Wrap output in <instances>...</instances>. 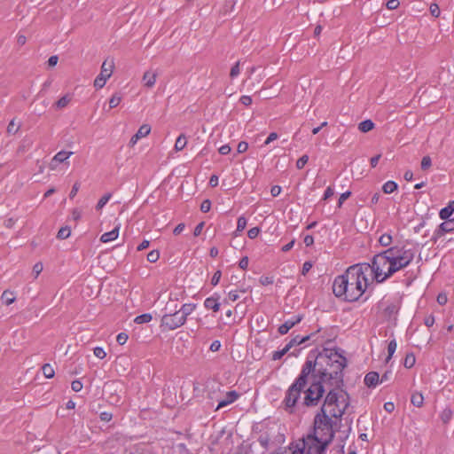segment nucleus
<instances>
[{"instance_id": "nucleus-1", "label": "nucleus", "mask_w": 454, "mask_h": 454, "mask_svg": "<svg viewBox=\"0 0 454 454\" xmlns=\"http://www.w3.org/2000/svg\"><path fill=\"white\" fill-rule=\"evenodd\" d=\"M313 357L314 360L310 359V356L307 358L299 376L286 392L283 403L290 413L298 404L301 390L309 384V375L338 388L343 385V369L347 366V359L343 355L336 349L325 348Z\"/></svg>"}, {"instance_id": "nucleus-2", "label": "nucleus", "mask_w": 454, "mask_h": 454, "mask_svg": "<svg viewBox=\"0 0 454 454\" xmlns=\"http://www.w3.org/2000/svg\"><path fill=\"white\" fill-rule=\"evenodd\" d=\"M369 270V263L355 264L348 267L342 275L334 278L333 284L334 295L348 302L358 301L367 288L366 272Z\"/></svg>"}, {"instance_id": "nucleus-3", "label": "nucleus", "mask_w": 454, "mask_h": 454, "mask_svg": "<svg viewBox=\"0 0 454 454\" xmlns=\"http://www.w3.org/2000/svg\"><path fill=\"white\" fill-rule=\"evenodd\" d=\"M349 403H346L342 409H338L337 411L335 409L329 410V414L324 407H321L314 417L313 427L310 433L318 436L321 440L332 442L338 422L340 421Z\"/></svg>"}, {"instance_id": "nucleus-4", "label": "nucleus", "mask_w": 454, "mask_h": 454, "mask_svg": "<svg viewBox=\"0 0 454 454\" xmlns=\"http://www.w3.org/2000/svg\"><path fill=\"white\" fill-rule=\"evenodd\" d=\"M390 260V272H397L411 264L415 257V252L405 246H394L385 250Z\"/></svg>"}, {"instance_id": "nucleus-5", "label": "nucleus", "mask_w": 454, "mask_h": 454, "mask_svg": "<svg viewBox=\"0 0 454 454\" xmlns=\"http://www.w3.org/2000/svg\"><path fill=\"white\" fill-rule=\"evenodd\" d=\"M311 382L302 390L304 396L301 404L306 407H316L318 405L325 392L324 381L317 377L311 376Z\"/></svg>"}, {"instance_id": "nucleus-6", "label": "nucleus", "mask_w": 454, "mask_h": 454, "mask_svg": "<svg viewBox=\"0 0 454 454\" xmlns=\"http://www.w3.org/2000/svg\"><path fill=\"white\" fill-rule=\"evenodd\" d=\"M390 263L386 251L373 256L370 270L373 272L377 283H383L395 274V272H390Z\"/></svg>"}, {"instance_id": "nucleus-7", "label": "nucleus", "mask_w": 454, "mask_h": 454, "mask_svg": "<svg viewBox=\"0 0 454 454\" xmlns=\"http://www.w3.org/2000/svg\"><path fill=\"white\" fill-rule=\"evenodd\" d=\"M331 442L321 440L318 436L309 433L302 438V449L305 454H325Z\"/></svg>"}, {"instance_id": "nucleus-8", "label": "nucleus", "mask_w": 454, "mask_h": 454, "mask_svg": "<svg viewBox=\"0 0 454 454\" xmlns=\"http://www.w3.org/2000/svg\"><path fill=\"white\" fill-rule=\"evenodd\" d=\"M402 300L399 297H384L379 301L378 307L388 321L395 320L401 308Z\"/></svg>"}, {"instance_id": "nucleus-9", "label": "nucleus", "mask_w": 454, "mask_h": 454, "mask_svg": "<svg viewBox=\"0 0 454 454\" xmlns=\"http://www.w3.org/2000/svg\"><path fill=\"white\" fill-rule=\"evenodd\" d=\"M176 306H175L174 312H172V309H170L169 313L162 316L160 326L164 329L172 331L185 324V318H184V316L176 310Z\"/></svg>"}, {"instance_id": "nucleus-10", "label": "nucleus", "mask_w": 454, "mask_h": 454, "mask_svg": "<svg viewBox=\"0 0 454 454\" xmlns=\"http://www.w3.org/2000/svg\"><path fill=\"white\" fill-rule=\"evenodd\" d=\"M337 388L338 387H335V388L328 391L324 400V403L321 406L324 407L325 409V411H327L328 413L329 410L335 409L337 411L338 409H342L344 404L346 403H348V395L346 392L344 393V395H346V399H343L341 402L340 401V396H339ZM341 398H343L342 395Z\"/></svg>"}, {"instance_id": "nucleus-11", "label": "nucleus", "mask_w": 454, "mask_h": 454, "mask_svg": "<svg viewBox=\"0 0 454 454\" xmlns=\"http://www.w3.org/2000/svg\"><path fill=\"white\" fill-rule=\"evenodd\" d=\"M454 231V220L449 219L445 222L442 223L438 228L434 231L431 240L434 243H436L437 240L442 238L445 233H450Z\"/></svg>"}, {"instance_id": "nucleus-12", "label": "nucleus", "mask_w": 454, "mask_h": 454, "mask_svg": "<svg viewBox=\"0 0 454 454\" xmlns=\"http://www.w3.org/2000/svg\"><path fill=\"white\" fill-rule=\"evenodd\" d=\"M73 152L60 151L51 160L49 168L51 170H55L59 163L65 162L71 155Z\"/></svg>"}, {"instance_id": "nucleus-13", "label": "nucleus", "mask_w": 454, "mask_h": 454, "mask_svg": "<svg viewBox=\"0 0 454 454\" xmlns=\"http://www.w3.org/2000/svg\"><path fill=\"white\" fill-rule=\"evenodd\" d=\"M302 317H303L301 315H296L292 318L286 320L278 327V333L281 335L287 333L291 328H293L295 325L299 324L302 320Z\"/></svg>"}, {"instance_id": "nucleus-14", "label": "nucleus", "mask_w": 454, "mask_h": 454, "mask_svg": "<svg viewBox=\"0 0 454 454\" xmlns=\"http://www.w3.org/2000/svg\"><path fill=\"white\" fill-rule=\"evenodd\" d=\"M150 132H151V126L148 124H143L138 129L137 133L135 135H133L132 137L130 138L129 145L134 146L140 138L146 137L147 135L150 134Z\"/></svg>"}, {"instance_id": "nucleus-15", "label": "nucleus", "mask_w": 454, "mask_h": 454, "mask_svg": "<svg viewBox=\"0 0 454 454\" xmlns=\"http://www.w3.org/2000/svg\"><path fill=\"white\" fill-rule=\"evenodd\" d=\"M239 393L236 392L235 390L227 392L225 398L219 401L215 410L217 411L223 407H225V406L234 403L239 398Z\"/></svg>"}, {"instance_id": "nucleus-16", "label": "nucleus", "mask_w": 454, "mask_h": 454, "mask_svg": "<svg viewBox=\"0 0 454 454\" xmlns=\"http://www.w3.org/2000/svg\"><path fill=\"white\" fill-rule=\"evenodd\" d=\"M219 295L215 294L214 295L207 297L204 301V306L207 309H212L214 312H217L220 309V303L218 301Z\"/></svg>"}, {"instance_id": "nucleus-17", "label": "nucleus", "mask_w": 454, "mask_h": 454, "mask_svg": "<svg viewBox=\"0 0 454 454\" xmlns=\"http://www.w3.org/2000/svg\"><path fill=\"white\" fill-rule=\"evenodd\" d=\"M114 68V59H106L101 66V71H100L99 74L109 79L113 74Z\"/></svg>"}, {"instance_id": "nucleus-18", "label": "nucleus", "mask_w": 454, "mask_h": 454, "mask_svg": "<svg viewBox=\"0 0 454 454\" xmlns=\"http://www.w3.org/2000/svg\"><path fill=\"white\" fill-rule=\"evenodd\" d=\"M120 228L121 223H118L111 231L102 234L100 237V241L103 243H107L115 240L119 236Z\"/></svg>"}, {"instance_id": "nucleus-19", "label": "nucleus", "mask_w": 454, "mask_h": 454, "mask_svg": "<svg viewBox=\"0 0 454 454\" xmlns=\"http://www.w3.org/2000/svg\"><path fill=\"white\" fill-rule=\"evenodd\" d=\"M380 375L376 372H370L364 377V384L368 387H374L378 385Z\"/></svg>"}, {"instance_id": "nucleus-20", "label": "nucleus", "mask_w": 454, "mask_h": 454, "mask_svg": "<svg viewBox=\"0 0 454 454\" xmlns=\"http://www.w3.org/2000/svg\"><path fill=\"white\" fill-rule=\"evenodd\" d=\"M411 403L415 407L420 408L424 404V395L421 392L415 391L411 394Z\"/></svg>"}, {"instance_id": "nucleus-21", "label": "nucleus", "mask_w": 454, "mask_h": 454, "mask_svg": "<svg viewBox=\"0 0 454 454\" xmlns=\"http://www.w3.org/2000/svg\"><path fill=\"white\" fill-rule=\"evenodd\" d=\"M156 77L157 74L155 73H152L150 71H147L143 75V81L145 82V86L148 88H152L154 86L156 82Z\"/></svg>"}, {"instance_id": "nucleus-22", "label": "nucleus", "mask_w": 454, "mask_h": 454, "mask_svg": "<svg viewBox=\"0 0 454 454\" xmlns=\"http://www.w3.org/2000/svg\"><path fill=\"white\" fill-rule=\"evenodd\" d=\"M1 300L5 305L9 306L15 301L16 296L14 295L13 292L10 290H4L1 295Z\"/></svg>"}, {"instance_id": "nucleus-23", "label": "nucleus", "mask_w": 454, "mask_h": 454, "mask_svg": "<svg viewBox=\"0 0 454 454\" xmlns=\"http://www.w3.org/2000/svg\"><path fill=\"white\" fill-rule=\"evenodd\" d=\"M310 335L300 337L299 335L294 337L286 346L290 350L291 348H293L295 345H300L301 343L306 342L308 340H309Z\"/></svg>"}, {"instance_id": "nucleus-24", "label": "nucleus", "mask_w": 454, "mask_h": 454, "mask_svg": "<svg viewBox=\"0 0 454 454\" xmlns=\"http://www.w3.org/2000/svg\"><path fill=\"white\" fill-rule=\"evenodd\" d=\"M196 305L192 303L184 304L179 310H177L181 315L184 316V318H187V316L192 313Z\"/></svg>"}, {"instance_id": "nucleus-25", "label": "nucleus", "mask_w": 454, "mask_h": 454, "mask_svg": "<svg viewBox=\"0 0 454 454\" xmlns=\"http://www.w3.org/2000/svg\"><path fill=\"white\" fill-rule=\"evenodd\" d=\"M440 419L444 425H447L452 419V411L450 408L446 407L440 414Z\"/></svg>"}, {"instance_id": "nucleus-26", "label": "nucleus", "mask_w": 454, "mask_h": 454, "mask_svg": "<svg viewBox=\"0 0 454 454\" xmlns=\"http://www.w3.org/2000/svg\"><path fill=\"white\" fill-rule=\"evenodd\" d=\"M187 144L186 137L184 134H181L176 140L175 150L176 152L182 151Z\"/></svg>"}, {"instance_id": "nucleus-27", "label": "nucleus", "mask_w": 454, "mask_h": 454, "mask_svg": "<svg viewBox=\"0 0 454 454\" xmlns=\"http://www.w3.org/2000/svg\"><path fill=\"white\" fill-rule=\"evenodd\" d=\"M397 184L394 181H387L382 186V191L386 194H390L397 189Z\"/></svg>"}, {"instance_id": "nucleus-28", "label": "nucleus", "mask_w": 454, "mask_h": 454, "mask_svg": "<svg viewBox=\"0 0 454 454\" xmlns=\"http://www.w3.org/2000/svg\"><path fill=\"white\" fill-rule=\"evenodd\" d=\"M374 128V123L371 120H365L359 123L358 129L361 132H368Z\"/></svg>"}, {"instance_id": "nucleus-29", "label": "nucleus", "mask_w": 454, "mask_h": 454, "mask_svg": "<svg viewBox=\"0 0 454 454\" xmlns=\"http://www.w3.org/2000/svg\"><path fill=\"white\" fill-rule=\"evenodd\" d=\"M42 372L44 377L47 379L53 378L55 374V371L50 364H44L42 367Z\"/></svg>"}, {"instance_id": "nucleus-30", "label": "nucleus", "mask_w": 454, "mask_h": 454, "mask_svg": "<svg viewBox=\"0 0 454 454\" xmlns=\"http://www.w3.org/2000/svg\"><path fill=\"white\" fill-rule=\"evenodd\" d=\"M453 214V208L450 205L442 208L439 212V216L442 220H449L450 215Z\"/></svg>"}, {"instance_id": "nucleus-31", "label": "nucleus", "mask_w": 454, "mask_h": 454, "mask_svg": "<svg viewBox=\"0 0 454 454\" xmlns=\"http://www.w3.org/2000/svg\"><path fill=\"white\" fill-rule=\"evenodd\" d=\"M152 318H153V317L150 313H145V314L136 317V318L134 319V322L138 325L145 324V323H149L152 320Z\"/></svg>"}, {"instance_id": "nucleus-32", "label": "nucleus", "mask_w": 454, "mask_h": 454, "mask_svg": "<svg viewBox=\"0 0 454 454\" xmlns=\"http://www.w3.org/2000/svg\"><path fill=\"white\" fill-rule=\"evenodd\" d=\"M71 101V97L69 95H65L61 97L56 103L55 106L59 109H62L66 107L69 102Z\"/></svg>"}, {"instance_id": "nucleus-33", "label": "nucleus", "mask_w": 454, "mask_h": 454, "mask_svg": "<svg viewBox=\"0 0 454 454\" xmlns=\"http://www.w3.org/2000/svg\"><path fill=\"white\" fill-rule=\"evenodd\" d=\"M416 358L413 353H408L404 358L403 365L405 368H411L414 366Z\"/></svg>"}, {"instance_id": "nucleus-34", "label": "nucleus", "mask_w": 454, "mask_h": 454, "mask_svg": "<svg viewBox=\"0 0 454 454\" xmlns=\"http://www.w3.org/2000/svg\"><path fill=\"white\" fill-rule=\"evenodd\" d=\"M396 347H397V344H396V341L395 339L391 340L387 345V353H388V356L386 358V362H388L392 356L394 355V353L395 352L396 350Z\"/></svg>"}, {"instance_id": "nucleus-35", "label": "nucleus", "mask_w": 454, "mask_h": 454, "mask_svg": "<svg viewBox=\"0 0 454 454\" xmlns=\"http://www.w3.org/2000/svg\"><path fill=\"white\" fill-rule=\"evenodd\" d=\"M111 197H112L111 193H106L104 196H102L96 205V209L101 210L106 206V204L109 201Z\"/></svg>"}, {"instance_id": "nucleus-36", "label": "nucleus", "mask_w": 454, "mask_h": 454, "mask_svg": "<svg viewBox=\"0 0 454 454\" xmlns=\"http://www.w3.org/2000/svg\"><path fill=\"white\" fill-rule=\"evenodd\" d=\"M392 236L389 233L382 234L379 239V243L382 247H388L392 243Z\"/></svg>"}, {"instance_id": "nucleus-37", "label": "nucleus", "mask_w": 454, "mask_h": 454, "mask_svg": "<svg viewBox=\"0 0 454 454\" xmlns=\"http://www.w3.org/2000/svg\"><path fill=\"white\" fill-rule=\"evenodd\" d=\"M71 234V230L68 226H65L59 229L57 234V238L59 239H66Z\"/></svg>"}, {"instance_id": "nucleus-38", "label": "nucleus", "mask_w": 454, "mask_h": 454, "mask_svg": "<svg viewBox=\"0 0 454 454\" xmlns=\"http://www.w3.org/2000/svg\"><path fill=\"white\" fill-rule=\"evenodd\" d=\"M121 101V96L120 93H114L111 98L109 99V107L114 108L116 107Z\"/></svg>"}, {"instance_id": "nucleus-39", "label": "nucleus", "mask_w": 454, "mask_h": 454, "mask_svg": "<svg viewBox=\"0 0 454 454\" xmlns=\"http://www.w3.org/2000/svg\"><path fill=\"white\" fill-rule=\"evenodd\" d=\"M247 226V219L244 216H239L237 221V229H236V236L239 232H241L245 230Z\"/></svg>"}, {"instance_id": "nucleus-40", "label": "nucleus", "mask_w": 454, "mask_h": 454, "mask_svg": "<svg viewBox=\"0 0 454 454\" xmlns=\"http://www.w3.org/2000/svg\"><path fill=\"white\" fill-rule=\"evenodd\" d=\"M288 351L289 349L286 346H285L281 350L274 351L272 354V360L276 361L281 359Z\"/></svg>"}, {"instance_id": "nucleus-41", "label": "nucleus", "mask_w": 454, "mask_h": 454, "mask_svg": "<svg viewBox=\"0 0 454 454\" xmlns=\"http://www.w3.org/2000/svg\"><path fill=\"white\" fill-rule=\"evenodd\" d=\"M107 81V78L105 77V76H102L100 74H98L96 79L94 80V86L97 88V89H102L106 82Z\"/></svg>"}, {"instance_id": "nucleus-42", "label": "nucleus", "mask_w": 454, "mask_h": 454, "mask_svg": "<svg viewBox=\"0 0 454 454\" xmlns=\"http://www.w3.org/2000/svg\"><path fill=\"white\" fill-rule=\"evenodd\" d=\"M239 66H240V62H239V61H237V62L235 63V65L231 68V71H230V77H231V79L236 78V77L239 74V73H240V67H239Z\"/></svg>"}, {"instance_id": "nucleus-43", "label": "nucleus", "mask_w": 454, "mask_h": 454, "mask_svg": "<svg viewBox=\"0 0 454 454\" xmlns=\"http://www.w3.org/2000/svg\"><path fill=\"white\" fill-rule=\"evenodd\" d=\"M146 258L150 262H156L160 258V253L158 250H153L147 254Z\"/></svg>"}, {"instance_id": "nucleus-44", "label": "nucleus", "mask_w": 454, "mask_h": 454, "mask_svg": "<svg viewBox=\"0 0 454 454\" xmlns=\"http://www.w3.org/2000/svg\"><path fill=\"white\" fill-rule=\"evenodd\" d=\"M432 166V160L430 156L427 155L422 158L421 169L427 170Z\"/></svg>"}, {"instance_id": "nucleus-45", "label": "nucleus", "mask_w": 454, "mask_h": 454, "mask_svg": "<svg viewBox=\"0 0 454 454\" xmlns=\"http://www.w3.org/2000/svg\"><path fill=\"white\" fill-rule=\"evenodd\" d=\"M309 160V156L307 154L302 155L301 158H299L296 161V168L298 169H301L304 168V166L307 164Z\"/></svg>"}, {"instance_id": "nucleus-46", "label": "nucleus", "mask_w": 454, "mask_h": 454, "mask_svg": "<svg viewBox=\"0 0 454 454\" xmlns=\"http://www.w3.org/2000/svg\"><path fill=\"white\" fill-rule=\"evenodd\" d=\"M93 353L99 359H104L106 356V351L101 347H96L93 349Z\"/></svg>"}, {"instance_id": "nucleus-47", "label": "nucleus", "mask_w": 454, "mask_h": 454, "mask_svg": "<svg viewBox=\"0 0 454 454\" xmlns=\"http://www.w3.org/2000/svg\"><path fill=\"white\" fill-rule=\"evenodd\" d=\"M351 195L350 191H347L346 192H343L340 194L339 200H338V207H341L343 202L348 200Z\"/></svg>"}, {"instance_id": "nucleus-48", "label": "nucleus", "mask_w": 454, "mask_h": 454, "mask_svg": "<svg viewBox=\"0 0 454 454\" xmlns=\"http://www.w3.org/2000/svg\"><path fill=\"white\" fill-rule=\"evenodd\" d=\"M430 13L433 17H439L440 15V8L437 4H431L430 5Z\"/></svg>"}, {"instance_id": "nucleus-49", "label": "nucleus", "mask_w": 454, "mask_h": 454, "mask_svg": "<svg viewBox=\"0 0 454 454\" xmlns=\"http://www.w3.org/2000/svg\"><path fill=\"white\" fill-rule=\"evenodd\" d=\"M128 338V334H126L125 333H120L116 337V341L120 345H124L127 342Z\"/></svg>"}, {"instance_id": "nucleus-50", "label": "nucleus", "mask_w": 454, "mask_h": 454, "mask_svg": "<svg viewBox=\"0 0 454 454\" xmlns=\"http://www.w3.org/2000/svg\"><path fill=\"white\" fill-rule=\"evenodd\" d=\"M259 282L262 286H269L273 284V278L268 276H262L259 279Z\"/></svg>"}, {"instance_id": "nucleus-51", "label": "nucleus", "mask_w": 454, "mask_h": 454, "mask_svg": "<svg viewBox=\"0 0 454 454\" xmlns=\"http://www.w3.org/2000/svg\"><path fill=\"white\" fill-rule=\"evenodd\" d=\"M260 233V229L258 227H253L247 231V236L249 239H255Z\"/></svg>"}, {"instance_id": "nucleus-52", "label": "nucleus", "mask_w": 454, "mask_h": 454, "mask_svg": "<svg viewBox=\"0 0 454 454\" xmlns=\"http://www.w3.org/2000/svg\"><path fill=\"white\" fill-rule=\"evenodd\" d=\"M71 388L74 392H79L82 388V383L80 380H75L72 381Z\"/></svg>"}, {"instance_id": "nucleus-53", "label": "nucleus", "mask_w": 454, "mask_h": 454, "mask_svg": "<svg viewBox=\"0 0 454 454\" xmlns=\"http://www.w3.org/2000/svg\"><path fill=\"white\" fill-rule=\"evenodd\" d=\"M221 277H222V272H221V270H216V271L214 273V275H213V277H212V278H211V284H212L213 286H216V285H218V283H219V281H220V279H221Z\"/></svg>"}, {"instance_id": "nucleus-54", "label": "nucleus", "mask_w": 454, "mask_h": 454, "mask_svg": "<svg viewBox=\"0 0 454 454\" xmlns=\"http://www.w3.org/2000/svg\"><path fill=\"white\" fill-rule=\"evenodd\" d=\"M211 208V202L209 200H205L202 201L201 205H200V210L203 212V213H207L210 210Z\"/></svg>"}, {"instance_id": "nucleus-55", "label": "nucleus", "mask_w": 454, "mask_h": 454, "mask_svg": "<svg viewBox=\"0 0 454 454\" xmlns=\"http://www.w3.org/2000/svg\"><path fill=\"white\" fill-rule=\"evenodd\" d=\"M399 4L400 2L398 0H388L386 6L388 10H395Z\"/></svg>"}, {"instance_id": "nucleus-56", "label": "nucleus", "mask_w": 454, "mask_h": 454, "mask_svg": "<svg viewBox=\"0 0 454 454\" xmlns=\"http://www.w3.org/2000/svg\"><path fill=\"white\" fill-rule=\"evenodd\" d=\"M247 149H248V144L247 142L241 141L239 143L238 147H237V151L239 153H243L247 152Z\"/></svg>"}, {"instance_id": "nucleus-57", "label": "nucleus", "mask_w": 454, "mask_h": 454, "mask_svg": "<svg viewBox=\"0 0 454 454\" xmlns=\"http://www.w3.org/2000/svg\"><path fill=\"white\" fill-rule=\"evenodd\" d=\"M99 417L102 421L109 422L113 418V414L108 411H103L100 413Z\"/></svg>"}, {"instance_id": "nucleus-58", "label": "nucleus", "mask_w": 454, "mask_h": 454, "mask_svg": "<svg viewBox=\"0 0 454 454\" xmlns=\"http://www.w3.org/2000/svg\"><path fill=\"white\" fill-rule=\"evenodd\" d=\"M313 264L311 262H305L302 265L301 274L305 276L312 268Z\"/></svg>"}, {"instance_id": "nucleus-59", "label": "nucleus", "mask_w": 454, "mask_h": 454, "mask_svg": "<svg viewBox=\"0 0 454 454\" xmlns=\"http://www.w3.org/2000/svg\"><path fill=\"white\" fill-rule=\"evenodd\" d=\"M248 257L247 256H244L240 259L239 262V266L240 269L242 270H247V267H248Z\"/></svg>"}, {"instance_id": "nucleus-60", "label": "nucleus", "mask_w": 454, "mask_h": 454, "mask_svg": "<svg viewBox=\"0 0 454 454\" xmlns=\"http://www.w3.org/2000/svg\"><path fill=\"white\" fill-rule=\"evenodd\" d=\"M239 101L242 105L246 106H248L252 104V98L250 96L244 95L239 98Z\"/></svg>"}, {"instance_id": "nucleus-61", "label": "nucleus", "mask_w": 454, "mask_h": 454, "mask_svg": "<svg viewBox=\"0 0 454 454\" xmlns=\"http://www.w3.org/2000/svg\"><path fill=\"white\" fill-rule=\"evenodd\" d=\"M334 194V191L333 189L331 187V186H328L325 191V193H324V196H323V200H328L329 198H331L333 195Z\"/></svg>"}, {"instance_id": "nucleus-62", "label": "nucleus", "mask_w": 454, "mask_h": 454, "mask_svg": "<svg viewBox=\"0 0 454 454\" xmlns=\"http://www.w3.org/2000/svg\"><path fill=\"white\" fill-rule=\"evenodd\" d=\"M79 189H80V184L78 182H75L72 187L69 197L71 199L74 198V196L77 194Z\"/></svg>"}, {"instance_id": "nucleus-63", "label": "nucleus", "mask_w": 454, "mask_h": 454, "mask_svg": "<svg viewBox=\"0 0 454 454\" xmlns=\"http://www.w3.org/2000/svg\"><path fill=\"white\" fill-rule=\"evenodd\" d=\"M204 225H205L204 222H201V223H200L199 224L196 225V227H195V229L193 231V235L195 237H198V236L200 235V233H201V231H202V230L204 228Z\"/></svg>"}, {"instance_id": "nucleus-64", "label": "nucleus", "mask_w": 454, "mask_h": 454, "mask_svg": "<svg viewBox=\"0 0 454 454\" xmlns=\"http://www.w3.org/2000/svg\"><path fill=\"white\" fill-rule=\"evenodd\" d=\"M424 324L427 326V327H431L433 326V325L434 324V317L430 315V316H427V317H425L424 319Z\"/></svg>"}]
</instances>
